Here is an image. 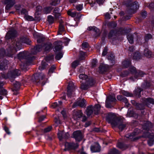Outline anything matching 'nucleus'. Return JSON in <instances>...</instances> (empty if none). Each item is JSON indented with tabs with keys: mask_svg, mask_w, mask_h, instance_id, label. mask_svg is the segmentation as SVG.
Segmentation results:
<instances>
[{
	"mask_svg": "<svg viewBox=\"0 0 154 154\" xmlns=\"http://www.w3.org/2000/svg\"><path fill=\"white\" fill-rule=\"evenodd\" d=\"M86 114L87 116H90L94 112L92 106L90 105L88 107L86 110Z\"/></svg>",
	"mask_w": 154,
	"mask_h": 154,
	"instance_id": "nucleus-31",
	"label": "nucleus"
},
{
	"mask_svg": "<svg viewBox=\"0 0 154 154\" xmlns=\"http://www.w3.org/2000/svg\"><path fill=\"white\" fill-rule=\"evenodd\" d=\"M117 124L115 125L114 126L117 127L121 131H122L126 127V125L123 123L122 120L120 119L117 122Z\"/></svg>",
	"mask_w": 154,
	"mask_h": 154,
	"instance_id": "nucleus-20",
	"label": "nucleus"
},
{
	"mask_svg": "<svg viewBox=\"0 0 154 154\" xmlns=\"http://www.w3.org/2000/svg\"><path fill=\"white\" fill-rule=\"evenodd\" d=\"M80 61L79 60H76L74 61L72 64V66L73 68H75L79 64Z\"/></svg>",
	"mask_w": 154,
	"mask_h": 154,
	"instance_id": "nucleus-48",
	"label": "nucleus"
},
{
	"mask_svg": "<svg viewBox=\"0 0 154 154\" xmlns=\"http://www.w3.org/2000/svg\"><path fill=\"white\" fill-rule=\"evenodd\" d=\"M118 100L120 101L124 102L125 104H128V100L125 97H124L122 95H119L117 96Z\"/></svg>",
	"mask_w": 154,
	"mask_h": 154,
	"instance_id": "nucleus-32",
	"label": "nucleus"
},
{
	"mask_svg": "<svg viewBox=\"0 0 154 154\" xmlns=\"http://www.w3.org/2000/svg\"><path fill=\"white\" fill-rule=\"evenodd\" d=\"M117 34V29H112L108 35L109 38H111L112 36Z\"/></svg>",
	"mask_w": 154,
	"mask_h": 154,
	"instance_id": "nucleus-35",
	"label": "nucleus"
},
{
	"mask_svg": "<svg viewBox=\"0 0 154 154\" xmlns=\"http://www.w3.org/2000/svg\"><path fill=\"white\" fill-rule=\"evenodd\" d=\"M42 9V7L41 6H38L36 7L35 13H40L41 14Z\"/></svg>",
	"mask_w": 154,
	"mask_h": 154,
	"instance_id": "nucleus-59",
	"label": "nucleus"
},
{
	"mask_svg": "<svg viewBox=\"0 0 154 154\" xmlns=\"http://www.w3.org/2000/svg\"><path fill=\"white\" fill-rule=\"evenodd\" d=\"M62 10L58 7H56L53 11V14L56 19L60 18L61 16L60 13Z\"/></svg>",
	"mask_w": 154,
	"mask_h": 154,
	"instance_id": "nucleus-18",
	"label": "nucleus"
},
{
	"mask_svg": "<svg viewBox=\"0 0 154 154\" xmlns=\"http://www.w3.org/2000/svg\"><path fill=\"white\" fill-rule=\"evenodd\" d=\"M52 8L51 7H46L44 8V11L46 14H48L51 11Z\"/></svg>",
	"mask_w": 154,
	"mask_h": 154,
	"instance_id": "nucleus-53",
	"label": "nucleus"
},
{
	"mask_svg": "<svg viewBox=\"0 0 154 154\" xmlns=\"http://www.w3.org/2000/svg\"><path fill=\"white\" fill-rule=\"evenodd\" d=\"M151 85V82L150 81L146 82H145L144 84L143 85V87L145 88H147L150 86Z\"/></svg>",
	"mask_w": 154,
	"mask_h": 154,
	"instance_id": "nucleus-47",
	"label": "nucleus"
},
{
	"mask_svg": "<svg viewBox=\"0 0 154 154\" xmlns=\"http://www.w3.org/2000/svg\"><path fill=\"white\" fill-rule=\"evenodd\" d=\"M77 13L76 12H72L71 11H69L67 12V14L69 16H70L72 17H74L76 15Z\"/></svg>",
	"mask_w": 154,
	"mask_h": 154,
	"instance_id": "nucleus-50",
	"label": "nucleus"
},
{
	"mask_svg": "<svg viewBox=\"0 0 154 154\" xmlns=\"http://www.w3.org/2000/svg\"><path fill=\"white\" fill-rule=\"evenodd\" d=\"M108 154H120V152L114 148L110 149Z\"/></svg>",
	"mask_w": 154,
	"mask_h": 154,
	"instance_id": "nucleus-38",
	"label": "nucleus"
},
{
	"mask_svg": "<svg viewBox=\"0 0 154 154\" xmlns=\"http://www.w3.org/2000/svg\"><path fill=\"white\" fill-rule=\"evenodd\" d=\"M136 108L137 109L142 110L145 108V104L143 103V104L136 103Z\"/></svg>",
	"mask_w": 154,
	"mask_h": 154,
	"instance_id": "nucleus-42",
	"label": "nucleus"
},
{
	"mask_svg": "<svg viewBox=\"0 0 154 154\" xmlns=\"http://www.w3.org/2000/svg\"><path fill=\"white\" fill-rule=\"evenodd\" d=\"M33 36L34 38H38L40 35L42 34L38 33L35 31H34L33 33Z\"/></svg>",
	"mask_w": 154,
	"mask_h": 154,
	"instance_id": "nucleus-56",
	"label": "nucleus"
},
{
	"mask_svg": "<svg viewBox=\"0 0 154 154\" xmlns=\"http://www.w3.org/2000/svg\"><path fill=\"white\" fill-rule=\"evenodd\" d=\"M4 85V83L3 82H0V99H2L3 98L2 95L6 96L8 94L7 91L3 87Z\"/></svg>",
	"mask_w": 154,
	"mask_h": 154,
	"instance_id": "nucleus-12",
	"label": "nucleus"
},
{
	"mask_svg": "<svg viewBox=\"0 0 154 154\" xmlns=\"http://www.w3.org/2000/svg\"><path fill=\"white\" fill-rule=\"evenodd\" d=\"M8 61L6 60H5L3 62L0 63V70H3L6 69L7 62Z\"/></svg>",
	"mask_w": 154,
	"mask_h": 154,
	"instance_id": "nucleus-34",
	"label": "nucleus"
},
{
	"mask_svg": "<svg viewBox=\"0 0 154 154\" xmlns=\"http://www.w3.org/2000/svg\"><path fill=\"white\" fill-rule=\"evenodd\" d=\"M114 55L112 54H110L108 57V59L111 61V63L113 64L114 63Z\"/></svg>",
	"mask_w": 154,
	"mask_h": 154,
	"instance_id": "nucleus-43",
	"label": "nucleus"
},
{
	"mask_svg": "<svg viewBox=\"0 0 154 154\" xmlns=\"http://www.w3.org/2000/svg\"><path fill=\"white\" fill-rule=\"evenodd\" d=\"M117 25V23L114 21L109 22L107 24L109 28H115L116 27Z\"/></svg>",
	"mask_w": 154,
	"mask_h": 154,
	"instance_id": "nucleus-40",
	"label": "nucleus"
},
{
	"mask_svg": "<svg viewBox=\"0 0 154 154\" xmlns=\"http://www.w3.org/2000/svg\"><path fill=\"white\" fill-rule=\"evenodd\" d=\"M131 60L130 59H127L123 61L122 63V66L125 68H127L131 65Z\"/></svg>",
	"mask_w": 154,
	"mask_h": 154,
	"instance_id": "nucleus-24",
	"label": "nucleus"
},
{
	"mask_svg": "<svg viewBox=\"0 0 154 154\" xmlns=\"http://www.w3.org/2000/svg\"><path fill=\"white\" fill-rule=\"evenodd\" d=\"M52 128V127L51 126H49L47 128L44 129L43 131L44 133H47L50 131Z\"/></svg>",
	"mask_w": 154,
	"mask_h": 154,
	"instance_id": "nucleus-62",
	"label": "nucleus"
},
{
	"mask_svg": "<svg viewBox=\"0 0 154 154\" xmlns=\"http://www.w3.org/2000/svg\"><path fill=\"white\" fill-rule=\"evenodd\" d=\"M116 100L115 97V95L114 94H112L108 96L106 101V106L108 108H110L112 106L110 104L111 102H115Z\"/></svg>",
	"mask_w": 154,
	"mask_h": 154,
	"instance_id": "nucleus-9",
	"label": "nucleus"
},
{
	"mask_svg": "<svg viewBox=\"0 0 154 154\" xmlns=\"http://www.w3.org/2000/svg\"><path fill=\"white\" fill-rule=\"evenodd\" d=\"M47 65L48 64L46 63L45 61H42L41 65L39 67V69L40 70L44 69L46 68Z\"/></svg>",
	"mask_w": 154,
	"mask_h": 154,
	"instance_id": "nucleus-37",
	"label": "nucleus"
},
{
	"mask_svg": "<svg viewBox=\"0 0 154 154\" xmlns=\"http://www.w3.org/2000/svg\"><path fill=\"white\" fill-rule=\"evenodd\" d=\"M60 2V0H51L50 4L51 5L56 6L58 5Z\"/></svg>",
	"mask_w": 154,
	"mask_h": 154,
	"instance_id": "nucleus-41",
	"label": "nucleus"
},
{
	"mask_svg": "<svg viewBox=\"0 0 154 154\" xmlns=\"http://www.w3.org/2000/svg\"><path fill=\"white\" fill-rule=\"evenodd\" d=\"M74 138L76 141H80L82 138V135L80 131H77L73 133Z\"/></svg>",
	"mask_w": 154,
	"mask_h": 154,
	"instance_id": "nucleus-13",
	"label": "nucleus"
},
{
	"mask_svg": "<svg viewBox=\"0 0 154 154\" xmlns=\"http://www.w3.org/2000/svg\"><path fill=\"white\" fill-rule=\"evenodd\" d=\"M143 91V89L140 88H137L134 91V93L137 97H141V92Z\"/></svg>",
	"mask_w": 154,
	"mask_h": 154,
	"instance_id": "nucleus-28",
	"label": "nucleus"
},
{
	"mask_svg": "<svg viewBox=\"0 0 154 154\" xmlns=\"http://www.w3.org/2000/svg\"><path fill=\"white\" fill-rule=\"evenodd\" d=\"M86 101L83 98L82 99H80L79 100L75 102L74 104L75 106H79L80 107H85L86 106Z\"/></svg>",
	"mask_w": 154,
	"mask_h": 154,
	"instance_id": "nucleus-17",
	"label": "nucleus"
},
{
	"mask_svg": "<svg viewBox=\"0 0 154 154\" xmlns=\"http://www.w3.org/2000/svg\"><path fill=\"white\" fill-rule=\"evenodd\" d=\"M91 149L92 152H99L100 150V146L98 143H97L95 145L91 146Z\"/></svg>",
	"mask_w": 154,
	"mask_h": 154,
	"instance_id": "nucleus-25",
	"label": "nucleus"
},
{
	"mask_svg": "<svg viewBox=\"0 0 154 154\" xmlns=\"http://www.w3.org/2000/svg\"><path fill=\"white\" fill-rule=\"evenodd\" d=\"M54 59V56L53 55H49L45 57V60L47 62L49 61L52 60Z\"/></svg>",
	"mask_w": 154,
	"mask_h": 154,
	"instance_id": "nucleus-52",
	"label": "nucleus"
},
{
	"mask_svg": "<svg viewBox=\"0 0 154 154\" xmlns=\"http://www.w3.org/2000/svg\"><path fill=\"white\" fill-rule=\"evenodd\" d=\"M102 29H93L94 32L96 33V36H99L100 33Z\"/></svg>",
	"mask_w": 154,
	"mask_h": 154,
	"instance_id": "nucleus-60",
	"label": "nucleus"
},
{
	"mask_svg": "<svg viewBox=\"0 0 154 154\" xmlns=\"http://www.w3.org/2000/svg\"><path fill=\"white\" fill-rule=\"evenodd\" d=\"M152 38V36L150 34H146L145 37V41H147L149 39Z\"/></svg>",
	"mask_w": 154,
	"mask_h": 154,
	"instance_id": "nucleus-61",
	"label": "nucleus"
},
{
	"mask_svg": "<svg viewBox=\"0 0 154 154\" xmlns=\"http://www.w3.org/2000/svg\"><path fill=\"white\" fill-rule=\"evenodd\" d=\"M142 102L145 105L149 107L150 104H152L153 102H154V99L150 97L144 98L142 99Z\"/></svg>",
	"mask_w": 154,
	"mask_h": 154,
	"instance_id": "nucleus-16",
	"label": "nucleus"
},
{
	"mask_svg": "<svg viewBox=\"0 0 154 154\" xmlns=\"http://www.w3.org/2000/svg\"><path fill=\"white\" fill-rule=\"evenodd\" d=\"M154 135H151L149 137V139L147 142L149 146H152L154 144Z\"/></svg>",
	"mask_w": 154,
	"mask_h": 154,
	"instance_id": "nucleus-33",
	"label": "nucleus"
},
{
	"mask_svg": "<svg viewBox=\"0 0 154 154\" xmlns=\"http://www.w3.org/2000/svg\"><path fill=\"white\" fill-rule=\"evenodd\" d=\"M140 14L142 18L144 19L146 17L147 15V13L146 11H143L141 12Z\"/></svg>",
	"mask_w": 154,
	"mask_h": 154,
	"instance_id": "nucleus-54",
	"label": "nucleus"
},
{
	"mask_svg": "<svg viewBox=\"0 0 154 154\" xmlns=\"http://www.w3.org/2000/svg\"><path fill=\"white\" fill-rule=\"evenodd\" d=\"M2 2L4 4H7L5 7L7 10H9L15 4V0H5L4 2Z\"/></svg>",
	"mask_w": 154,
	"mask_h": 154,
	"instance_id": "nucleus-14",
	"label": "nucleus"
},
{
	"mask_svg": "<svg viewBox=\"0 0 154 154\" xmlns=\"http://www.w3.org/2000/svg\"><path fill=\"white\" fill-rule=\"evenodd\" d=\"M129 74V72L127 71H125L122 72L120 75L121 76L124 77L128 76Z\"/></svg>",
	"mask_w": 154,
	"mask_h": 154,
	"instance_id": "nucleus-51",
	"label": "nucleus"
},
{
	"mask_svg": "<svg viewBox=\"0 0 154 154\" xmlns=\"http://www.w3.org/2000/svg\"><path fill=\"white\" fill-rule=\"evenodd\" d=\"M20 74V71L18 69H16L14 70L12 73V77L14 78L16 76L19 75Z\"/></svg>",
	"mask_w": 154,
	"mask_h": 154,
	"instance_id": "nucleus-36",
	"label": "nucleus"
},
{
	"mask_svg": "<svg viewBox=\"0 0 154 154\" xmlns=\"http://www.w3.org/2000/svg\"><path fill=\"white\" fill-rule=\"evenodd\" d=\"M20 86L21 84L19 82H16L15 83H14V88L13 89V91L14 92V94L17 95V91L19 89Z\"/></svg>",
	"mask_w": 154,
	"mask_h": 154,
	"instance_id": "nucleus-19",
	"label": "nucleus"
},
{
	"mask_svg": "<svg viewBox=\"0 0 154 154\" xmlns=\"http://www.w3.org/2000/svg\"><path fill=\"white\" fill-rule=\"evenodd\" d=\"M19 59L21 60L26 59L28 60H31L35 59L34 56H32L31 53H29L27 52H23L20 53L17 55Z\"/></svg>",
	"mask_w": 154,
	"mask_h": 154,
	"instance_id": "nucleus-7",
	"label": "nucleus"
},
{
	"mask_svg": "<svg viewBox=\"0 0 154 154\" xmlns=\"http://www.w3.org/2000/svg\"><path fill=\"white\" fill-rule=\"evenodd\" d=\"M40 13H35L34 20L38 21H39L41 19Z\"/></svg>",
	"mask_w": 154,
	"mask_h": 154,
	"instance_id": "nucleus-44",
	"label": "nucleus"
},
{
	"mask_svg": "<svg viewBox=\"0 0 154 154\" xmlns=\"http://www.w3.org/2000/svg\"><path fill=\"white\" fill-rule=\"evenodd\" d=\"M48 20L50 24L52 23L54 21V19L51 16H49L48 17Z\"/></svg>",
	"mask_w": 154,
	"mask_h": 154,
	"instance_id": "nucleus-55",
	"label": "nucleus"
},
{
	"mask_svg": "<svg viewBox=\"0 0 154 154\" xmlns=\"http://www.w3.org/2000/svg\"><path fill=\"white\" fill-rule=\"evenodd\" d=\"M34 78L35 80L33 79V81L34 82L36 83H39L42 86L45 85L47 80L45 74L42 73L35 74L34 75Z\"/></svg>",
	"mask_w": 154,
	"mask_h": 154,
	"instance_id": "nucleus-5",
	"label": "nucleus"
},
{
	"mask_svg": "<svg viewBox=\"0 0 154 154\" xmlns=\"http://www.w3.org/2000/svg\"><path fill=\"white\" fill-rule=\"evenodd\" d=\"M79 77L80 79V82L81 83L80 88L82 90H86L89 87L94 85L95 84V81L92 78L89 77L85 74H80Z\"/></svg>",
	"mask_w": 154,
	"mask_h": 154,
	"instance_id": "nucleus-2",
	"label": "nucleus"
},
{
	"mask_svg": "<svg viewBox=\"0 0 154 154\" xmlns=\"http://www.w3.org/2000/svg\"><path fill=\"white\" fill-rule=\"evenodd\" d=\"M85 53L82 51L79 52V60L80 61L85 59Z\"/></svg>",
	"mask_w": 154,
	"mask_h": 154,
	"instance_id": "nucleus-39",
	"label": "nucleus"
},
{
	"mask_svg": "<svg viewBox=\"0 0 154 154\" xmlns=\"http://www.w3.org/2000/svg\"><path fill=\"white\" fill-rule=\"evenodd\" d=\"M45 37L43 35H40V36L37 40V42L38 43H40L45 41Z\"/></svg>",
	"mask_w": 154,
	"mask_h": 154,
	"instance_id": "nucleus-46",
	"label": "nucleus"
},
{
	"mask_svg": "<svg viewBox=\"0 0 154 154\" xmlns=\"http://www.w3.org/2000/svg\"><path fill=\"white\" fill-rule=\"evenodd\" d=\"M43 49V45H36V46L32 50L31 52L32 55V56H33V55H35L38 52L40 51Z\"/></svg>",
	"mask_w": 154,
	"mask_h": 154,
	"instance_id": "nucleus-15",
	"label": "nucleus"
},
{
	"mask_svg": "<svg viewBox=\"0 0 154 154\" xmlns=\"http://www.w3.org/2000/svg\"><path fill=\"white\" fill-rule=\"evenodd\" d=\"M24 17L26 20L28 21L34 20V18L32 17L27 15H25Z\"/></svg>",
	"mask_w": 154,
	"mask_h": 154,
	"instance_id": "nucleus-57",
	"label": "nucleus"
},
{
	"mask_svg": "<svg viewBox=\"0 0 154 154\" xmlns=\"http://www.w3.org/2000/svg\"><path fill=\"white\" fill-rule=\"evenodd\" d=\"M146 6L148 7L150 9H152L154 8V2H152L150 3L147 4Z\"/></svg>",
	"mask_w": 154,
	"mask_h": 154,
	"instance_id": "nucleus-64",
	"label": "nucleus"
},
{
	"mask_svg": "<svg viewBox=\"0 0 154 154\" xmlns=\"http://www.w3.org/2000/svg\"><path fill=\"white\" fill-rule=\"evenodd\" d=\"M120 119L116 116L115 114L112 113H108L106 118V121L113 126L117 124V122Z\"/></svg>",
	"mask_w": 154,
	"mask_h": 154,
	"instance_id": "nucleus-6",
	"label": "nucleus"
},
{
	"mask_svg": "<svg viewBox=\"0 0 154 154\" xmlns=\"http://www.w3.org/2000/svg\"><path fill=\"white\" fill-rule=\"evenodd\" d=\"M17 35V32L15 29H11L9 31L6 35V38L7 39H11L12 42L6 52L5 50L2 49L0 52V57L7 56L12 57L18 50L22 48V43L30 45L31 41L27 38H23L20 39L16 38L15 40L13 38Z\"/></svg>",
	"mask_w": 154,
	"mask_h": 154,
	"instance_id": "nucleus-1",
	"label": "nucleus"
},
{
	"mask_svg": "<svg viewBox=\"0 0 154 154\" xmlns=\"http://www.w3.org/2000/svg\"><path fill=\"white\" fill-rule=\"evenodd\" d=\"M137 72V74L138 76L137 78L140 77H143L145 74L143 72L140 70H138Z\"/></svg>",
	"mask_w": 154,
	"mask_h": 154,
	"instance_id": "nucleus-58",
	"label": "nucleus"
},
{
	"mask_svg": "<svg viewBox=\"0 0 154 154\" xmlns=\"http://www.w3.org/2000/svg\"><path fill=\"white\" fill-rule=\"evenodd\" d=\"M126 6L128 8V11L129 14H132L134 13L139 7V4L137 2H132L128 1L126 3Z\"/></svg>",
	"mask_w": 154,
	"mask_h": 154,
	"instance_id": "nucleus-4",
	"label": "nucleus"
},
{
	"mask_svg": "<svg viewBox=\"0 0 154 154\" xmlns=\"http://www.w3.org/2000/svg\"><path fill=\"white\" fill-rule=\"evenodd\" d=\"M99 69L100 71L102 72H105L107 70V69L103 66L100 65L99 67Z\"/></svg>",
	"mask_w": 154,
	"mask_h": 154,
	"instance_id": "nucleus-63",
	"label": "nucleus"
},
{
	"mask_svg": "<svg viewBox=\"0 0 154 154\" xmlns=\"http://www.w3.org/2000/svg\"><path fill=\"white\" fill-rule=\"evenodd\" d=\"M65 148L64 151H66L72 149H75L78 148L79 145L78 143H69L66 142L65 143Z\"/></svg>",
	"mask_w": 154,
	"mask_h": 154,
	"instance_id": "nucleus-11",
	"label": "nucleus"
},
{
	"mask_svg": "<svg viewBox=\"0 0 154 154\" xmlns=\"http://www.w3.org/2000/svg\"><path fill=\"white\" fill-rule=\"evenodd\" d=\"M143 127L144 129L148 130L152 127V124L149 121L145 122L143 124Z\"/></svg>",
	"mask_w": 154,
	"mask_h": 154,
	"instance_id": "nucleus-27",
	"label": "nucleus"
},
{
	"mask_svg": "<svg viewBox=\"0 0 154 154\" xmlns=\"http://www.w3.org/2000/svg\"><path fill=\"white\" fill-rule=\"evenodd\" d=\"M82 112L81 110H78L74 112L73 115V118L74 119L78 120L81 118L82 115Z\"/></svg>",
	"mask_w": 154,
	"mask_h": 154,
	"instance_id": "nucleus-23",
	"label": "nucleus"
},
{
	"mask_svg": "<svg viewBox=\"0 0 154 154\" xmlns=\"http://www.w3.org/2000/svg\"><path fill=\"white\" fill-rule=\"evenodd\" d=\"M54 44V48L53 50L55 53H57L55 57V59L57 60H60L63 56V54L61 51L63 48L62 42L61 41H56L55 42Z\"/></svg>",
	"mask_w": 154,
	"mask_h": 154,
	"instance_id": "nucleus-3",
	"label": "nucleus"
},
{
	"mask_svg": "<svg viewBox=\"0 0 154 154\" xmlns=\"http://www.w3.org/2000/svg\"><path fill=\"white\" fill-rule=\"evenodd\" d=\"M117 34L127 35L130 32V29H117Z\"/></svg>",
	"mask_w": 154,
	"mask_h": 154,
	"instance_id": "nucleus-22",
	"label": "nucleus"
},
{
	"mask_svg": "<svg viewBox=\"0 0 154 154\" xmlns=\"http://www.w3.org/2000/svg\"><path fill=\"white\" fill-rule=\"evenodd\" d=\"M52 44L51 43H48L45 44L43 45V48L45 51L48 52L52 49Z\"/></svg>",
	"mask_w": 154,
	"mask_h": 154,
	"instance_id": "nucleus-21",
	"label": "nucleus"
},
{
	"mask_svg": "<svg viewBox=\"0 0 154 154\" xmlns=\"http://www.w3.org/2000/svg\"><path fill=\"white\" fill-rule=\"evenodd\" d=\"M64 134V132L63 131H59L58 132L57 134V135L58 137L60 139V140H61L63 139V135Z\"/></svg>",
	"mask_w": 154,
	"mask_h": 154,
	"instance_id": "nucleus-49",
	"label": "nucleus"
},
{
	"mask_svg": "<svg viewBox=\"0 0 154 154\" xmlns=\"http://www.w3.org/2000/svg\"><path fill=\"white\" fill-rule=\"evenodd\" d=\"M132 74H134V77L135 79H137L138 76L137 75V71L136 70L135 67L134 66H131L129 68Z\"/></svg>",
	"mask_w": 154,
	"mask_h": 154,
	"instance_id": "nucleus-30",
	"label": "nucleus"
},
{
	"mask_svg": "<svg viewBox=\"0 0 154 154\" xmlns=\"http://www.w3.org/2000/svg\"><path fill=\"white\" fill-rule=\"evenodd\" d=\"M141 35L140 34L135 33L134 34L129 33L127 35V38L129 42L132 44L134 43V39L139 42L141 38Z\"/></svg>",
	"mask_w": 154,
	"mask_h": 154,
	"instance_id": "nucleus-8",
	"label": "nucleus"
},
{
	"mask_svg": "<svg viewBox=\"0 0 154 154\" xmlns=\"http://www.w3.org/2000/svg\"><path fill=\"white\" fill-rule=\"evenodd\" d=\"M121 93L123 95L127 97H132L133 95V94H132L125 91H121Z\"/></svg>",
	"mask_w": 154,
	"mask_h": 154,
	"instance_id": "nucleus-45",
	"label": "nucleus"
},
{
	"mask_svg": "<svg viewBox=\"0 0 154 154\" xmlns=\"http://www.w3.org/2000/svg\"><path fill=\"white\" fill-rule=\"evenodd\" d=\"M75 88L74 84L72 82H70L67 87V95L69 97H71L73 94Z\"/></svg>",
	"mask_w": 154,
	"mask_h": 154,
	"instance_id": "nucleus-10",
	"label": "nucleus"
},
{
	"mask_svg": "<svg viewBox=\"0 0 154 154\" xmlns=\"http://www.w3.org/2000/svg\"><path fill=\"white\" fill-rule=\"evenodd\" d=\"M100 105L99 104L95 105L94 107H93L94 113L95 115H97L99 113L100 109Z\"/></svg>",
	"mask_w": 154,
	"mask_h": 154,
	"instance_id": "nucleus-29",
	"label": "nucleus"
},
{
	"mask_svg": "<svg viewBox=\"0 0 154 154\" xmlns=\"http://www.w3.org/2000/svg\"><path fill=\"white\" fill-rule=\"evenodd\" d=\"M144 53L145 56L148 58H150L153 56L152 52L147 48L144 49Z\"/></svg>",
	"mask_w": 154,
	"mask_h": 154,
	"instance_id": "nucleus-26",
	"label": "nucleus"
}]
</instances>
